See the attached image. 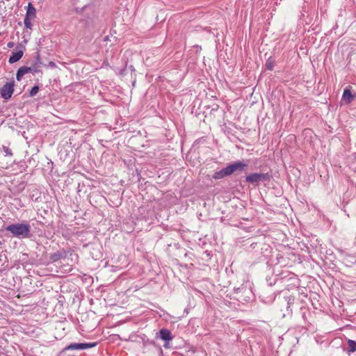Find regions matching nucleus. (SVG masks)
<instances>
[{"instance_id": "nucleus-1", "label": "nucleus", "mask_w": 356, "mask_h": 356, "mask_svg": "<svg viewBox=\"0 0 356 356\" xmlns=\"http://www.w3.org/2000/svg\"><path fill=\"white\" fill-rule=\"evenodd\" d=\"M10 237L19 239L27 238L31 236V225L28 222L13 223L5 227Z\"/></svg>"}, {"instance_id": "nucleus-2", "label": "nucleus", "mask_w": 356, "mask_h": 356, "mask_svg": "<svg viewBox=\"0 0 356 356\" xmlns=\"http://www.w3.org/2000/svg\"><path fill=\"white\" fill-rule=\"evenodd\" d=\"M270 175L268 173H252L245 177L247 182L258 185L260 181H269Z\"/></svg>"}, {"instance_id": "nucleus-3", "label": "nucleus", "mask_w": 356, "mask_h": 356, "mask_svg": "<svg viewBox=\"0 0 356 356\" xmlns=\"http://www.w3.org/2000/svg\"><path fill=\"white\" fill-rule=\"evenodd\" d=\"M97 345V342L92 343H72L65 347V350H84L87 348H94Z\"/></svg>"}, {"instance_id": "nucleus-4", "label": "nucleus", "mask_w": 356, "mask_h": 356, "mask_svg": "<svg viewBox=\"0 0 356 356\" xmlns=\"http://www.w3.org/2000/svg\"><path fill=\"white\" fill-rule=\"evenodd\" d=\"M14 92V81L6 82L0 89L1 97L5 99H8L12 97Z\"/></svg>"}, {"instance_id": "nucleus-5", "label": "nucleus", "mask_w": 356, "mask_h": 356, "mask_svg": "<svg viewBox=\"0 0 356 356\" xmlns=\"http://www.w3.org/2000/svg\"><path fill=\"white\" fill-rule=\"evenodd\" d=\"M247 166V164L245 163L243 161H236L234 162L226 167L228 174L231 175L232 173H234L236 171H241L243 170L245 167Z\"/></svg>"}, {"instance_id": "nucleus-6", "label": "nucleus", "mask_w": 356, "mask_h": 356, "mask_svg": "<svg viewBox=\"0 0 356 356\" xmlns=\"http://www.w3.org/2000/svg\"><path fill=\"white\" fill-rule=\"evenodd\" d=\"M355 95H353L350 91V89L349 87H347L344 89L343 95H342V100L346 103L350 104L353 101V99L355 98Z\"/></svg>"}, {"instance_id": "nucleus-7", "label": "nucleus", "mask_w": 356, "mask_h": 356, "mask_svg": "<svg viewBox=\"0 0 356 356\" xmlns=\"http://www.w3.org/2000/svg\"><path fill=\"white\" fill-rule=\"evenodd\" d=\"M160 338L165 341L166 343H169L172 339L171 332L168 329H161L159 332Z\"/></svg>"}, {"instance_id": "nucleus-8", "label": "nucleus", "mask_w": 356, "mask_h": 356, "mask_svg": "<svg viewBox=\"0 0 356 356\" xmlns=\"http://www.w3.org/2000/svg\"><path fill=\"white\" fill-rule=\"evenodd\" d=\"M23 54H24L23 51L21 50L17 51L16 52H13L11 56L9 58L8 62L10 64L17 62L18 60H19L22 58V57L23 56Z\"/></svg>"}, {"instance_id": "nucleus-9", "label": "nucleus", "mask_w": 356, "mask_h": 356, "mask_svg": "<svg viewBox=\"0 0 356 356\" xmlns=\"http://www.w3.org/2000/svg\"><path fill=\"white\" fill-rule=\"evenodd\" d=\"M229 175L227 168H224L219 171L215 172L213 175V178L215 179H220Z\"/></svg>"}, {"instance_id": "nucleus-10", "label": "nucleus", "mask_w": 356, "mask_h": 356, "mask_svg": "<svg viewBox=\"0 0 356 356\" xmlns=\"http://www.w3.org/2000/svg\"><path fill=\"white\" fill-rule=\"evenodd\" d=\"M67 254L65 251H58L52 254L50 258L52 261L55 262L60 259L65 258L67 257Z\"/></svg>"}, {"instance_id": "nucleus-11", "label": "nucleus", "mask_w": 356, "mask_h": 356, "mask_svg": "<svg viewBox=\"0 0 356 356\" xmlns=\"http://www.w3.org/2000/svg\"><path fill=\"white\" fill-rule=\"evenodd\" d=\"M348 348L346 352L350 355L356 351V342L354 340L348 339L347 341Z\"/></svg>"}, {"instance_id": "nucleus-12", "label": "nucleus", "mask_w": 356, "mask_h": 356, "mask_svg": "<svg viewBox=\"0 0 356 356\" xmlns=\"http://www.w3.org/2000/svg\"><path fill=\"white\" fill-rule=\"evenodd\" d=\"M30 17L33 19L36 17V10L31 3H29L27 6L26 13Z\"/></svg>"}, {"instance_id": "nucleus-13", "label": "nucleus", "mask_w": 356, "mask_h": 356, "mask_svg": "<svg viewBox=\"0 0 356 356\" xmlns=\"http://www.w3.org/2000/svg\"><path fill=\"white\" fill-rule=\"evenodd\" d=\"M33 19V17H30L29 16H28L27 14H26V16H25V18H24V25L26 28L28 29H31L32 28V22L31 21Z\"/></svg>"}, {"instance_id": "nucleus-14", "label": "nucleus", "mask_w": 356, "mask_h": 356, "mask_svg": "<svg viewBox=\"0 0 356 356\" xmlns=\"http://www.w3.org/2000/svg\"><path fill=\"white\" fill-rule=\"evenodd\" d=\"M24 74H26L25 71H24L23 67H21L20 68H19V70H17V74H16L17 80L18 81H20Z\"/></svg>"}, {"instance_id": "nucleus-15", "label": "nucleus", "mask_w": 356, "mask_h": 356, "mask_svg": "<svg viewBox=\"0 0 356 356\" xmlns=\"http://www.w3.org/2000/svg\"><path fill=\"white\" fill-rule=\"evenodd\" d=\"M2 150H3V152L4 153L5 156H13V152L8 147L3 146Z\"/></svg>"}, {"instance_id": "nucleus-16", "label": "nucleus", "mask_w": 356, "mask_h": 356, "mask_svg": "<svg viewBox=\"0 0 356 356\" xmlns=\"http://www.w3.org/2000/svg\"><path fill=\"white\" fill-rule=\"evenodd\" d=\"M266 67L268 70H273L274 67V61L270 58L268 59L266 63Z\"/></svg>"}, {"instance_id": "nucleus-17", "label": "nucleus", "mask_w": 356, "mask_h": 356, "mask_svg": "<svg viewBox=\"0 0 356 356\" xmlns=\"http://www.w3.org/2000/svg\"><path fill=\"white\" fill-rule=\"evenodd\" d=\"M38 91H39V86H35L31 88L29 95L31 97H34L35 95H36L38 94Z\"/></svg>"}, {"instance_id": "nucleus-18", "label": "nucleus", "mask_w": 356, "mask_h": 356, "mask_svg": "<svg viewBox=\"0 0 356 356\" xmlns=\"http://www.w3.org/2000/svg\"><path fill=\"white\" fill-rule=\"evenodd\" d=\"M31 67L33 69V70H32V73L33 74L42 72V71L40 70V65H33V66Z\"/></svg>"}, {"instance_id": "nucleus-19", "label": "nucleus", "mask_w": 356, "mask_h": 356, "mask_svg": "<svg viewBox=\"0 0 356 356\" xmlns=\"http://www.w3.org/2000/svg\"><path fill=\"white\" fill-rule=\"evenodd\" d=\"M33 65H40V66H41V65H42L41 58L38 53L37 54L35 60Z\"/></svg>"}, {"instance_id": "nucleus-20", "label": "nucleus", "mask_w": 356, "mask_h": 356, "mask_svg": "<svg viewBox=\"0 0 356 356\" xmlns=\"http://www.w3.org/2000/svg\"><path fill=\"white\" fill-rule=\"evenodd\" d=\"M238 290H239L240 292L242 291L243 293H248L249 295H251L252 293L251 291L247 288L242 287L241 289H238Z\"/></svg>"}, {"instance_id": "nucleus-21", "label": "nucleus", "mask_w": 356, "mask_h": 356, "mask_svg": "<svg viewBox=\"0 0 356 356\" xmlns=\"http://www.w3.org/2000/svg\"><path fill=\"white\" fill-rule=\"evenodd\" d=\"M23 68H24L26 74L29 73V72L32 73L33 69L31 67L23 66Z\"/></svg>"}, {"instance_id": "nucleus-22", "label": "nucleus", "mask_w": 356, "mask_h": 356, "mask_svg": "<svg viewBox=\"0 0 356 356\" xmlns=\"http://www.w3.org/2000/svg\"><path fill=\"white\" fill-rule=\"evenodd\" d=\"M48 66L51 68H56L57 67L56 64L54 61H50L48 63Z\"/></svg>"}, {"instance_id": "nucleus-23", "label": "nucleus", "mask_w": 356, "mask_h": 356, "mask_svg": "<svg viewBox=\"0 0 356 356\" xmlns=\"http://www.w3.org/2000/svg\"><path fill=\"white\" fill-rule=\"evenodd\" d=\"M286 302H287V303H286L287 304V309H289L291 304H292V302H291V298H289L288 300H286Z\"/></svg>"}, {"instance_id": "nucleus-24", "label": "nucleus", "mask_w": 356, "mask_h": 356, "mask_svg": "<svg viewBox=\"0 0 356 356\" xmlns=\"http://www.w3.org/2000/svg\"><path fill=\"white\" fill-rule=\"evenodd\" d=\"M13 46H14V43L13 42H10L8 43V47H10V48L13 47Z\"/></svg>"}]
</instances>
